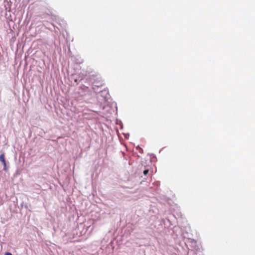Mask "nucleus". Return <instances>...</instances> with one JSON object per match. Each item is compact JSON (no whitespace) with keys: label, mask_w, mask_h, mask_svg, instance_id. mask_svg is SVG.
I'll return each instance as SVG.
<instances>
[{"label":"nucleus","mask_w":255,"mask_h":255,"mask_svg":"<svg viewBox=\"0 0 255 255\" xmlns=\"http://www.w3.org/2000/svg\"><path fill=\"white\" fill-rule=\"evenodd\" d=\"M92 84V89L94 92H98L100 89H102L104 82L100 76L98 75H92L90 78Z\"/></svg>","instance_id":"nucleus-1"},{"label":"nucleus","mask_w":255,"mask_h":255,"mask_svg":"<svg viewBox=\"0 0 255 255\" xmlns=\"http://www.w3.org/2000/svg\"><path fill=\"white\" fill-rule=\"evenodd\" d=\"M95 93H97V98L101 103L108 102L110 97L109 91L106 89H100L98 92Z\"/></svg>","instance_id":"nucleus-2"},{"label":"nucleus","mask_w":255,"mask_h":255,"mask_svg":"<svg viewBox=\"0 0 255 255\" xmlns=\"http://www.w3.org/2000/svg\"><path fill=\"white\" fill-rule=\"evenodd\" d=\"M185 244L189 251L190 250L196 251L200 250L199 246L197 245V242L194 239L189 238H187L185 241Z\"/></svg>","instance_id":"nucleus-3"},{"label":"nucleus","mask_w":255,"mask_h":255,"mask_svg":"<svg viewBox=\"0 0 255 255\" xmlns=\"http://www.w3.org/2000/svg\"><path fill=\"white\" fill-rule=\"evenodd\" d=\"M79 93L81 94L82 96H84L86 95L85 93H88L90 91L89 88L85 85H82L80 86L79 89Z\"/></svg>","instance_id":"nucleus-4"},{"label":"nucleus","mask_w":255,"mask_h":255,"mask_svg":"<svg viewBox=\"0 0 255 255\" xmlns=\"http://www.w3.org/2000/svg\"><path fill=\"white\" fill-rule=\"evenodd\" d=\"M0 161L1 162L3 166V170L6 172L7 171V167L6 160L5 159L4 154L3 153L0 155Z\"/></svg>","instance_id":"nucleus-5"},{"label":"nucleus","mask_w":255,"mask_h":255,"mask_svg":"<svg viewBox=\"0 0 255 255\" xmlns=\"http://www.w3.org/2000/svg\"><path fill=\"white\" fill-rule=\"evenodd\" d=\"M161 225H164V228H168L170 225H172L171 221L168 219H162L160 222Z\"/></svg>","instance_id":"nucleus-6"},{"label":"nucleus","mask_w":255,"mask_h":255,"mask_svg":"<svg viewBox=\"0 0 255 255\" xmlns=\"http://www.w3.org/2000/svg\"><path fill=\"white\" fill-rule=\"evenodd\" d=\"M176 228H176L175 226L174 227V230H172V233H171V234H174V232H175V231H176V230H175V229H176ZM172 236H173V237H172V238H173L174 240H176V239H177L178 238V235H177V234L173 235H172Z\"/></svg>","instance_id":"nucleus-7"},{"label":"nucleus","mask_w":255,"mask_h":255,"mask_svg":"<svg viewBox=\"0 0 255 255\" xmlns=\"http://www.w3.org/2000/svg\"><path fill=\"white\" fill-rule=\"evenodd\" d=\"M66 24H67L66 23V21L65 20H64L63 19H62L61 20V22L59 23V25L62 27H65L66 26Z\"/></svg>","instance_id":"nucleus-8"},{"label":"nucleus","mask_w":255,"mask_h":255,"mask_svg":"<svg viewBox=\"0 0 255 255\" xmlns=\"http://www.w3.org/2000/svg\"><path fill=\"white\" fill-rule=\"evenodd\" d=\"M20 206L21 208L24 207L27 209L28 208L27 204L23 201L20 203Z\"/></svg>","instance_id":"nucleus-9"},{"label":"nucleus","mask_w":255,"mask_h":255,"mask_svg":"<svg viewBox=\"0 0 255 255\" xmlns=\"http://www.w3.org/2000/svg\"><path fill=\"white\" fill-rule=\"evenodd\" d=\"M151 161L152 162H155L157 161V158H156V156L153 153H151Z\"/></svg>","instance_id":"nucleus-10"},{"label":"nucleus","mask_w":255,"mask_h":255,"mask_svg":"<svg viewBox=\"0 0 255 255\" xmlns=\"http://www.w3.org/2000/svg\"><path fill=\"white\" fill-rule=\"evenodd\" d=\"M148 172H149V170L147 169H145L143 172V173L144 175H146L148 173Z\"/></svg>","instance_id":"nucleus-11"},{"label":"nucleus","mask_w":255,"mask_h":255,"mask_svg":"<svg viewBox=\"0 0 255 255\" xmlns=\"http://www.w3.org/2000/svg\"><path fill=\"white\" fill-rule=\"evenodd\" d=\"M136 148L139 149L140 152H143V149L141 148L139 145H137Z\"/></svg>","instance_id":"nucleus-12"},{"label":"nucleus","mask_w":255,"mask_h":255,"mask_svg":"<svg viewBox=\"0 0 255 255\" xmlns=\"http://www.w3.org/2000/svg\"><path fill=\"white\" fill-rule=\"evenodd\" d=\"M124 135H125V138L127 139V138H128L129 134V133H127V134H125Z\"/></svg>","instance_id":"nucleus-13"},{"label":"nucleus","mask_w":255,"mask_h":255,"mask_svg":"<svg viewBox=\"0 0 255 255\" xmlns=\"http://www.w3.org/2000/svg\"><path fill=\"white\" fill-rule=\"evenodd\" d=\"M4 255H12V254L8 252H7L5 253Z\"/></svg>","instance_id":"nucleus-14"},{"label":"nucleus","mask_w":255,"mask_h":255,"mask_svg":"<svg viewBox=\"0 0 255 255\" xmlns=\"http://www.w3.org/2000/svg\"><path fill=\"white\" fill-rule=\"evenodd\" d=\"M193 255H204L200 251L199 252V255L195 254L194 253L193 254Z\"/></svg>","instance_id":"nucleus-15"},{"label":"nucleus","mask_w":255,"mask_h":255,"mask_svg":"<svg viewBox=\"0 0 255 255\" xmlns=\"http://www.w3.org/2000/svg\"><path fill=\"white\" fill-rule=\"evenodd\" d=\"M75 82H77V79H75Z\"/></svg>","instance_id":"nucleus-16"}]
</instances>
